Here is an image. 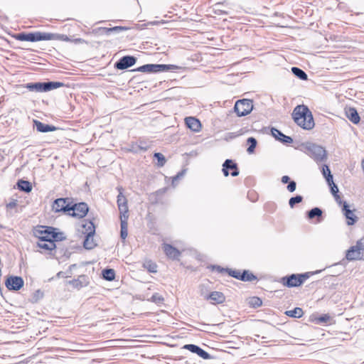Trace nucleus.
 <instances>
[{
    "label": "nucleus",
    "mask_w": 364,
    "mask_h": 364,
    "mask_svg": "<svg viewBox=\"0 0 364 364\" xmlns=\"http://www.w3.org/2000/svg\"><path fill=\"white\" fill-rule=\"evenodd\" d=\"M292 117L297 125L306 130L314 127V121L311 112L306 105H297L293 110Z\"/></svg>",
    "instance_id": "obj_1"
},
{
    "label": "nucleus",
    "mask_w": 364,
    "mask_h": 364,
    "mask_svg": "<svg viewBox=\"0 0 364 364\" xmlns=\"http://www.w3.org/2000/svg\"><path fill=\"white\" fill-rule=\"evenodd\" d=\"M322 270L308 272L302 274H291L279 279V282L288 288L298 287L302 285L311 275L320 273Z\"/></svg>",
    "instance_id": "obj_2"
},
{
    "label": "nucleus",
    "mask_w": 364,
    "mask_h": 364,
    "mask_svg": "<svg viewBox=\"0 0 364 364\" xmlns=\"http://www.w3.org/2000/svg\"><path fill=\"white\" fill-rule=\"evenodd\" d=\"M178 67L175 65H165V64H146L141 65L133 71H138L141 73H158L166 72L168 70H173L178 69Z\"/></svg>",
    "instance_id": "obj_3"
},
{
    "label": "nucleus",
    "mask_w": 364,
    "mask_h": 364,
    "mask_svg": "<svg viewBox=\"0 0 364 364\" xmlns=\"http://www.w3.org/2000/svg\"><path fill=\"white\" fill-rule=\"evenodd\" d=\"M306 153L316 162L325 161L327 157L326 151L322 146L309 143L305 146Z\"/></svg>",
    "instance_id": "obj_4"
},
{
    "label": "nucleus",
    "mask_w": 364,
    "mask_h": 364,
    "mask_svg": "<svg viewBox=\"0 0 364 364\" xmlns=\"http://www.w3.org/2000/svg\"><path fill=\"white\" fill-rule=\"evenodd\" d=\"M14 38L20 41L36 42L41 41H47V33L40 31L31 33H18L14 36Z\"/></svg>",
    "instance_id": "obj_5"
},
{
    "label": "nucleus",
    "mask_w": 364,
    "mask_h": 364,
    "mask_svg": "<svg viewBox=\"0 0 364 364\" xmlns=\"http://www.w3.org/2000/svg\"><path fill=\"white\" fill-rule=\"evenodd\" d=\"M72 202V198H59L52 203V210L55 213H63L65 215H69L70 212V204Z\"/></svg>",
    "instance_id": "obj_6"
},
{
    "label": "nucleus",
    "mask_w": 364,
    "mask_h": 364,
    "mask_svg": "<svg viewBox=\"0 0 364 364\" xmlns=\"http://www.w3.org/2000/svg\"><path fill=\"white\" fill-rule=\"evenodd\" d=\"M83 228H85V239L83 242V246L87 250L93 249L97 244L95 242L93 236L95 233V227L92 221L90 220L86 224L83 225Z\"/></svg>",
    "instance_id": "obj_7"
},
{
    "label": "nucleus",
    "mask_w": 364,
    "mask_h": 364,
    "mask_svg": "<svg viewBox=\"0 0 364 364\" xmlns=\"http://www.w3.org/2000/svg\"><path fill=\"white\" fill-rule=\"evenodd\" d=\"M253 109V101L249 99L239 100L236 102L234 109L238 117H244Z\"/></svg>",
    "instance_id": "obj_8"
},
{
    "label": "nucleus",
    "mask_w": 364,
    "mask_h": 364,
    "mask_svg": "<svg viewBox=\"0 0 364 364\" xmlns=\"http://www.w3.org/2000/svg\"><path fill=\"white\" fill-rule=\"evenodd\" d=\"M89 208L86 203H74L73 199L72 198V202L70 204V212L69 214L70 216L77 218H82L87 214Z\"/></svg>",
    "instance_id": "obj_9"
},
{
    "label": "nucleus",
    "mask_w": 364,
    "mask_h": 364,
    "mask_svg": "<svg viewBox=\"0 0 364 364\" xmlns=\"http://www.w3.org/2000/svg\"><path fill=\"white\" fill-rule=\"evenodd\" d=\"M23 278L18 276H9L5 281V285L10 291H18L23 287Z\"/></svg>",
    "instance_id": "obj_10"
},
{
    "label": "nucleus",
    "mask_w": 364,
    "mask_h": 364,
    "mask_svg": "<svg viewBox=\"0 0 364 364\" xmlns=\"http://www.w3.org/2000/svg\"><path fill=\"white\" fill-rule=\"evenodd\" d=\"M136 60L134 56L124 55L114 63V68L118 70H125L133 66L136 63Z\"/></svg>",
    "instance_id": "obj_11"
},
{
    "label": "nucleus",
    "mask_w": 364,
    "mask_h": 364,
    "mask_svg": "<svg viewBox=\"0 0 364 364\" xmlns=\"http://www.w3.org/2000/svg\"><path fill=\"white\" fill-rule=\"evenodd\" d=\"M119 191V195L117 196V205L119 210L120 212V218H128V205H127V200L126 197L123 195L122 191V188H118Z\"/></svg>",
    "instance_id": "obj_12"
},
{
    "label": "nucleus",
    "mask_w": 364,
    "mask_h": 364,
    "mask_svg": "<svg viewBox=\"0 0 364 364\" xmlns=\"http://www.w3.org/2000/svg\"><path fill=\"white\" fill-rule=\"evenodd\" d=\"M229 170H231L230 173L232 176H237L239 175V169L236 163L232 159H226L223 164L222 171L225 176H228L230 173Z\"/></svg>",
    "instance_id": "obj_13"
},
{
    "label": "nucleus",
    "mask_w": 364,
    "mask_h": 364,
    "mask_svg": "<svg viewBox=\"0 0 364 364\" xmlns=\"http://www.w3.org/2000/svg\"><path fill=\"white\" fill-rule=\"evenodd\" d=\"M48 228H52L50 226H37L33 230V235L39 239V240L48 241L50 237L51 230Z\"/></svg>",
    "instance_id": "obj_14"
},
{
    "label": "nucleus",
    "mask_w": 364,
    "mask_h": 364,
    "mask_svg": "<svg viewBox=\"0 0 364 364\" xmlns=\"http://www.w3.org/2000/svg\"><path fill=\"white\" fill-rule=\"evenodd\" d=\"M361 245V242L358 241L355 245L350 247L346 252V259L349 261L360 259Z\"/></svg>",
    "instance_id": "obj_15"
},
{
    "label": "nucleus",
    "mask_w": 364,
    "mask_h": 364,
    "mask_svg": "<svg viewBox=\"0 0 364 364\" xmlns=\"http://www.w3.org/2000/svg\"><path fill=\"white\" fill-rule=\"evenodd\" d=\"M183 348L190 350L191 353L197 354L198 356L205 360H208L212 358L208 352L195 344H186L183 346Z\"/></svg>",
    "instance_id": "obj_16"
},
{
    "label": "nucleus",
    "mask_w": 364,
    "mask_h": 364,
    "mask_svg": "<svg viewBox=\"0 0 364 364\" xmlns=\"http://www.w3.org/2000/svg\"><path fill=\"white\" fill-rule=\"evenodd\" d=\"M34 127L38 132L46 133L48 132H53L55 130H61V129L56 127L51 124H47L38 121L37 119L33 120Z\"/></svg>",
    "instance_id": "obj_17"
},
{
    "label": "nucleus",
    "mask_w": 364,
    "mask_h": 364,
    "mask_svg": "<svg viewBox=\"0 0 364 364\" xmlns=\"http://www.w3.org/2000/svg\"><path fill=\"white\" fill-rule=\"evenodd\" d=\"M204 298L207 300H210L213 304H220L225 301V296L223 293L216 291L204 296Z\"/></svg>",
    "instance_id": "obj_18"
},
{
    "label": "nucleus",
    "mask_w": 364,
    "mask_h": 364,
    "mask_svg": "<svg viewBox=\"0 0 364 364\" xmlns=\"http://www.w3.org/2000/svg\"><path fill=\"white\" fill-rule=\"evenodd\" d=\"M342 213L348 220L347 224L348 225H353L357 221V217L353 213V211L349 208V205L346 202L343 203V205L342 206Z\"/></svg>",
    "instance_id": "obj_19"
},
{
    "label": "nucleus",
    "mask_w": 364,
    "mask_h": 364,
    "mask_svg": "<svg viewBox=\"0 0 364 364\" xmlns=\"http://www.w3.org/2000/svg\"><path fill=\"white\" fill-rule=\"evenodd\" d=\"M272 135L278 141L284 144H291L293 142L291 137L284 134L281 131L276 128L271 129Z\"/></svg>",
    "instance_id": "obj_20"
},
{
    "label": "nucleus",
    "mask_w": 364,
    "mask_h": 364,
    "mask_svg": "<svg viewBox=\"0 0 364 364\" xmlns=\"http://www.w3.org/2000/svg\"><path fill=\"white\" fill-rule=\"evenodd\" d=\"M163 249L166 255L171 259H177L181 255L178 249L169 244H164Z\"/></svg>",
    "instance_id": "obj_21"
},
{
    "label": "nucleus",
    "mask_w": 364,
    "mask_h": 364,
    "mask_svg": "<svg viewBox=\"0 0 364 364\" xmlns=\"http://www.w3.org/2000/svg\"><path fill=\"white\" fill-rule=\"evenodd\" d=\"M186 126L193 132H198L200 129V122L193 117H188L185 119Z\"/></svg>",
    "instance_id": "obj_22"
},
{
    "label": "nucleus",
    "mask_w": 364,
    "mask_h": 364,
    "mask_svg": "<svg viewBox=\"0 0 364 364\" xmlns=\"http://www.w3.org/2000/svg\"><path fill=\"white\" fill-rule=\"evenodd\" d=\"M29 91L36 92H46L45 82H30L25 85Z\"/></svg>",
    "instance_id": "obj_23"
},
{
    "label": "nucleus",
    "mask_w": 364,
    "mask_h": 364,
    "mask_svg": "<svg viewBox=\"0 0 364 364\" xmlns=\"http://www.w3.org/2000/svg\"><path fill=\"white\" fill-rule=\"evenodd\" d=\"M70 284H71L75 288L80 289L86 287L89 284L88 277L84 274L80 275L77 279L70 281Z\"/></svg>",
    "instance_id": "obj_24"
},
{
    "label": "nucleus",
    "mask_w": 364,
    "mask_h": 364,
    "mask_svg": "<svg viewBox=\"0 0 364 364\" xmlns=\"http://www.w3.org/2000/svg\"><path fill=\"white\" fill-rule=\"evenodd\" d=\"M346 116L348 119L355 124H357L360 122V117L357 110L354 107H350L346 111Z\"/></svg>",
    "instance_id": "obj_25"
},
{
    "label": "nucleus",
    "mask_w": 364,
    "mask_h": 364,
    "mask_svg": "<svg viewBox=\"0 0 364 364\" xmlns=\"http://www.w3.org/2000/svg\"><path fill=\"white\" fill-rule=\"evenodd\" d=\"M71 41L70 38L65 34L47 33V41Z\"/></svg>",
    "instance_id": "obj_26"
},
{
    "label": "nucleus",
    "mask_w": 364,
    "mask_h": 364,
    "mask_svg": "<svg viewBox=\"0 0 364 364\" xmlns=\"http://www.w3.org/2000/svg\"><path fill=\"white\" fill-rule=\"evenodd\" d=\"M322 213H323L322 210L319 208L316 207V208L311 209L309 211L307 212V216H308L309 219H313L316 217L317 221L318 223H320L322 220V219H321Z\"/></svg>",
    "instance_id": "obj_27"
},
{
    "label": "nucleus",
    "mask_w": 364,
    "mask_h": 364,
    "mask_svg": "<svg viewBox=\"0 0 364 364\" xmlns=\"http://www.w3.org/2000/svg\"><path fill=\"white\" fill-rule=\"evenodd\" d=\"M128 218H120L121 220V230H120V237L122 240H124L128 235Z\"/></svg>",
    "instance_id": "obj_28"
},
{
    "label": "nucleus",
    "mask_w": 364,
    "mask_h": 364,
    "mask_svg": "<svg viewBox=\"0 0 364 364\" xmlns=\"http://www.w3.org/2000/svg\"><path fill=\"white\" fill-rule=\"evenodd\" d=\"M48 230H50L52 232H50V240H52L53 242L55 241H62L65 239V237L64 235L63 232H57V229L52 227V228H48Z\"/></svg>",
    "instance_id": "obj_29"
},
{
    "label": "nucleus",
    "mask_w": 364,
    "mask_h": 364,
    "mask_svg": "<svg viewBox=\"0 0 364 364\" xmlns=\"http://www.w3.org/2000/svg\"><path fill=\"white\" fill-rule=\"evenodd\" d=\"M37 246L41 249H44L46 250H50V251L54 250L56 247L55 242H53V241H52V240H50V239H48V241L39 240V242L37 243Z\"/></svg>",
    "instance_id": "obj_30"
},
{
    "label": "nucleus",
    "mask_w": 364,
    "mask_h": 364,
    "mask_svg": "<svg viewBox=\"0 0 364 364\" xmlns=\"http://www.w3.org/2000/svg\"><path fill=\"white\" fill-rule=\"evenodd\" d=\"M17 186L19 191H23L25 193H29L32 190L31 183L25 180H19L17 183Z\"/></svg>",
    "instance_id": "obj_31"
},
{
    "label": "nucleus",
    "mask_w": 364,
    "mask_h": 364,
    "mask_svg": "<svg viewBox=\"0 0 364 364\" xmlns=\"http://www.w3.org/2000/svg\"><path fill=\"white\" fill-rule=\"evenodd\" d=\"M165 193V189H159L154 193H151L149 196V200L151 204H156L160 198L159 196H162Z\"/></svg>",
    "instance_id": "obj_32"
},
{
    "label": "nucleus",
    "mask_w": 364,
    "mask_h": 364,
    "mask_svg": "<svg viewBox=\"0 0 364 364\" xmlns=\"http://www.w3.org/2000/svg\"><path fill=\"white\" fill-rule=\"evenodd\" d=\"M240 277V280L242 282H252L257 279V277L249 270H243Z\"/></svg>",
    "instance_id": "obj_33"
},
{
    "label": "nucleus",
    "mask_w": 364,
    "mask_h": 364,
    "mask_svg": "<svg viewBox=\"0 0 364 364\" xmlns=\"http://www.w3.org/2000/svg\"><path fill=\"white\" fill-rule=\"evenodd\" d=\"M291 72L296 77H297L300 80H306L308 79L307 74L302 69L298 67H292Z\"/></svg>",
    "instance_id": "obj_34"
},
{
    "label": "nucleus",
    "mask_w": 364,
    "mask_h": 364,
    "mask_svg": "<svg viewBox=\"0 0 364 364\" xmlns=\"http://www.w3.org/2000/svg\"><path fill=\"white\" fill-rule=\"evenodd\" d=\"M65 84L61 82L48 81L45 82L46 92L50 91L61 87H63Z\"/></svg>",
    "instance_id": "obj_35"
},
{
    "label": "nucleus",
    "mask_w": 364,
    "mask_h": 364,
    "mask_svg": "<svg viewBox=\"0 0 364 364\" xmlns=\"http://www.w3.org/2000/svg\"><path fill=\"white\" fill-rule=\"evenodd\" d=\"M102 277L107 281H113L115 279V271L113 269H105L102 272Z\"/></svg>",
    "instance_id": "obj_36"
},
{
    "label": "nucleus",
    "mask_w": 364,
    "mask_h": 364,
    "mask_svg": "<svg viewBox=\"0 0 364 364\" xmlns=\"http://www.w3.org/2000/svg\"><path fill=\"white\" fill-rule=\"evenodd\" d=\"M304 312L301 308L296 307L292 310L287 311L286 314L292 318H301Z\"/></svg>",
    "instance_id": "obj_37"
},
{
    "label": "nucleus",
    "mask_w": 364,
    "mask_h": 364,
    "mask_svg": "<svg viewBox=\"0 0 364 364\" xmlns=\"http://www.w3.org/2000/svg\"><path fill=\"white\" fill-rule=\"evenodd\" d=\"M128 28L124 26H114L112 28H100V30L102 31L104 33L109 35L112 32H119L122 31H126Z\"/></svg>",
    "instance_id": "obj_38"
},
{
    "label": "nucleus",
    "mask_w": 364,
    "mask_h": 364,
    "mask_svg": "<svg viewBox=\"0 0 364 364\" xmlns=\"http://www.w3.org/2000/svg\"><path fill=\"white\" fill-rule=\"evenodd\" d=\"M247 144L249 145V146L247 147V151L249 153V154H252L254 153L255 151V149L256 148V146H257V140L254 137H249L247 139Z\"/></svg>",
    "instance_id": "obj_39"
},
{
    "label": "nucleus",
    "mask_w": 364,
    "mask_h": 364,
    "mask_svg": "<svg viewBox=\"0 0 364 364\" xmlns=\"http://www.w3.org/2000/svg\"><path fill=\"white\" fill-rule=\"evenodd\" d=\"M154 157L157 160L158 166L162 167L165 165L166 160L165 156L161 153H155L154 154Z\"/></svg>",
    "instance_id": "obj_40"
},
{
    "label": "nucleus",
    "mask_w": 364,
    "mask_h": 364,
    "mask_svg": "<svg viewBox=\"0 0 364 364\" xmlns=\"http://www.w3.org/2000/svg\"><path fill=\"white\" fill-rule=\"evenodd\" d=\"M249 304L251 306L254 308H257L262 306V301L260 298L257 296H253L250 298Z\"/></svg>",
    "instance_id": "obj_41"
},
{
    "label": "nucleus",
    "mask_w": 364,
    "mask_h": 364,
    "mask_svg": "<svg viewBox=\"0 0 364 364\" xmlns=\"http://www.w3.org/2000/svg\"><path fill=\"white\" fill-rule=\"evenodd\" d=\"M303 200V197L301 196L297 195L294 197H291L289 200V205L292 208L297 203H301Z\"/></svg>",
    "instance_id": "obj_42"
},
{
    "label": "nucleus",
    "mask_w": 364,
    "mask_h": 364,
    "mask_svg": "<svg viewBox=\"0 0 364 364\" xmlns=\"http://www.w3.org/2000/svg\"><path fill=\"white\" fill-rule=\"evenodd\" d=\"M208 269H210L211 271H217L219 273H225L228 272V268H224L219 265L215 264H211L208 266Z\"/></svg>",
    "instance_id": "obj_43"
},
{
    "label": "nucleus",
    "mask_w": 364,
    "mask_h": 364,
    "mask_svg": "<svg viewBox=\"0 0 364 364\" xmlns=\"http://www.w3.org/2000/svg\"><path fill=\"white\" fill-rule=\"evenodd\" d=\"M150 301L156 304H160L163 303V301H164V299L159 294L155 293L151 297Z\"/></svg>",
    "instance_id": "obj_44"
},
{
    "label": "nucleus",
    "mask_w": 364,
    "mask_h": 364,
    "mask_svg": "<svg viewBox=\"0 0 364 364\" xmlns=\"http://www.w3.org/2000/svg\"><path fill=\"white\" fill-rule=\"evenodd\" d=\"M144 267L149 272L155 273L157 272V265L151 262H148L144 264Z\"/></svg>",
    "instance_id": "obj_45"
},
{
    "label": "nucleus",
    "mask_w": 364,
    "mask_h": 364,
    "mask_svg": "<svg viewBox=\"0 0 364 364\" xmlns=\"http://www.w3.org/2000/svg\"><path fill=\"white\" fill-rule=\"evenodd\" d=\"M43 297V292L40 289L36 290L33 296L32 300L33 302H37L38 300Z\"/></svg>",
    "instance_id": "obj_46"
},
{
    "label": "nucleus",
    "mask_w": 364,
    "mask_h": 364,
    "mask_svg": "<svg viewBox=\"0 0 364 364\" xmlns=\"http://www.w3.org/2000/svg\"><path fill=\"white\" fill-rule=\"evenodd\" d=\"M241 273L239 270H233L231 269H228V274L231 276L232 277H234L237 279L240 280V275H241Z\"/></svg>",
    "instance_id": "obj_47"
},
{
    "label": "nucleus",
    "mask_w": 364,
    "mask_h": 364,
    "mask_svg": "<svg viewBox=\"0 0 364 364\" xmlns=\"http://www.w3.org/2000/svg\"><path fill=\"white\" fill-rule=\"evenodd\" d=\"M331 316L328 314H323L317 318L318 323H324L330 321Z\"/></svg>",
    "instance_id": "obj_48"
},
{
    "label": "nucleus",
    "mask_w": 364,
    "mask_h": 364,
    "mask_svg": "<svg viewBox=\"0 0 364 364\" xmlns=\"http://www.w3.org/2000/svg\"><path fill=\"white\" fill-rule=\"evenodd\" d=\"M186 170H182L178 172L172 179V184L174 185L175 182L181 178L185 174Z\"/></svg>",
    "instance_id": "obj_49"
},
{
    "label": "nucleus",
    "mask_w": 364,
    "mask_h": 364,
    "mask_svg": "<svg viewBox=\"0 0 364 364\" xmlns=\"http://www.w3.org/2000/svg\"><path fill=\"white\" fill-rule=\"evenodd\" d=\"M321 173L323 177L326 176L328 173H331L329 166L326 164H323L321 167Z\"/></svg>",
    "instance_id": "obj_50"
},
{
    "label": "nucleus",
    "mask_w": 364,
    "mask_h": 364,
    "mask_svg": "<svg viewBox=\"0 0 364 364\" xmlns=\"http://www.w3.org/2000/svg\"><path fill=\"white\" fill-rule=\"evenodd\" d=\"M287 190L292 193L294 192L295 190H296V183L294 181H291L289 183H288V186H287Z\"/></svg>",
    "instance_id": "obj_51"
},
{
    "label": "nucleus",
    "mask_w": 364,
    "mask_h": 364,
    "mask_svg": "<svg viewBox=\"0 0 364 364\" xmlns=\"http://www.w3.org/2000/svg\"><path fill=\"white\" fill-rule=\"evenodd\" d=\"M324 178H325L326 183H328V186H331L332 184L334 183L333 177L331 173H328L326 175V176H325Z\"/></svg>",
    "instance_id": "obj_52"
},
{
    "label": "nucleus",
    "mask_w": 364,
    "mask_h": 364,
    "mask_svg": "<svg viewBox=\"0 0 364 364\" xmlns=\"http://www.w3.org/2000/svg\"><path fill=\"white\" fill-rule=\"evenodd\" d=\"M329 187L331 189V193H332L333 196L338 194V188L335 183L332 184L331 186H329Z\"/></svg>",
    "instance_id": "obj_53"
},
{
    "label": "nucleus",
    "mask_w": 364,
    "mask_h": 364,
    "mask_svg": "<svg viewBox=\"0 0 364 364\" xmlns=\"http://www.w3.org/2000/svg\"><path fill=\"white\" fill-rule=\"evenodd\" d=\"M333 197H334V199L336 201V203L338 204V205L342 208V206L343 205V203L345 201L342 200L341 196L338 194L333 196Z\"/></svg>",
    "instance_id": "obj_54"
},
{
    "label": "nucleus",
    "mask_w": 364,
    "mask_h": 364,
    "mask_svg": "<svg viewBox=\"0 0 364 364\" xmlns=\"http://www.w3.org/2000/svg\"><path fill=\"white\" fill-rule=\"evenodd\" d=\"M16 205H17L16 200H14L13 201L9 202V203H7L6 208L11 209V208H15Z\"/></svg>",
    "instance_id": "obj_55"
},
{
    "label": "nucleus",
    "mask_w": 364,
    "mask_h": 364,
    "mask_svg": "<svg viewBox=\"0 0 364 364\" xmlns=\"http://www.w3.org/2000/svg\"><path fill=\"white\" fill-rule=\"evenodd\" d=\"M281 181L282 183L286 184L289 183L291 181V180L288 176H283L281 178Z\"/></svg>",
    "instance_id": "obj_56"
},
{
    "label": "nucleus",
    "mask_w": 364,
    "mask_h": 364,
    "mask_svg": "<svg viewBox=\"0 0 364 364\" xmlns=\"http://www.w3.org/2000/svg\"><path fill=\"white\" fill-rule=\"evenodd\" d=\"M82 41V39H81V38H76V39H75V42H80V43Z\"/></svg>",
    "instance_id": "obj_57"
},
{
    "label": "nucleus",
    "mask_w": 364,
    "mask_h": 364,
    "mask_svg": "<svg viewBox=\"0 0 364 364\" xmlns=\"http://www.w3.org/2000/svg\"><path fill=\"white\" fill-rule=\"evenodd\" d=\"M361 166H362V168H363V172H364V159L362 160Z\"/></svg>",
    "instance_id": "obj_58"
}]
</instances>
